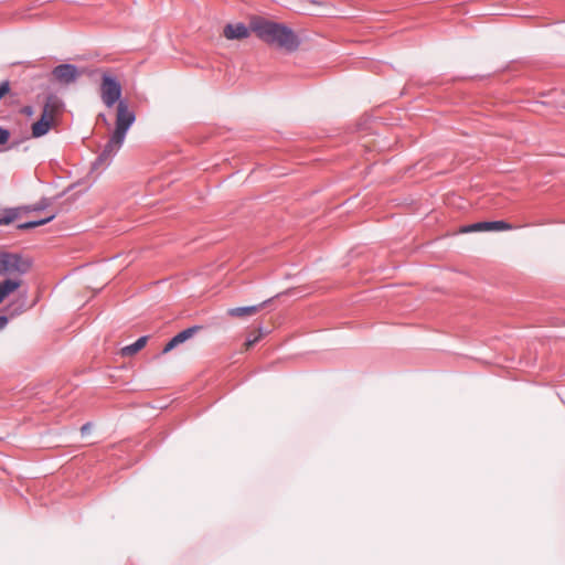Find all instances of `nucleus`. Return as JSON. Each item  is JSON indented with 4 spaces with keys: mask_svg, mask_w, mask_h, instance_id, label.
<instances>
[{
    "mask_svg": "<svg viewBox=\"0 0 565 565\" xmlns=\"http://www.w3.org/2000/svg\"><path fill=\"white\" fill-rule=\"evenodd\" d=\"M250 30L266 44L287 53L300 46L299 36L286 24L256 17L250 20Z\"/></svg>",
    "mask_w": 565,
    "mask_h": 565,
    "instance_id": "nucleus-2",
    "label": "nucleus"
},
{
    "mask_svg": "<svg viewBox=\"0 0 565 565\" xmlns=\"http://www.w3.org/2000/svg\"><path fill=\"white\" fill-rule=\"evenodd\" d=\"M54 216H55L54 214H51L50 216H47L43 220H40V221L23 223V224L19 225V228L29 230V228H34L40 225H44V224L49 223L50 221H52L54 218Z\"/></svg>",
    "mask_w": 565,
    "mask_h": 565,
    "instance_id": "nucleus-13",
    "label": "nucleus"
},
{
    "mask_svg": "<svg viewBox=\"0 0 565 565\" xmlns=\"http://www.w3.org/2000/svg\"><path fill=\"white\" fill-rule=\"evenodd\" d=\"M22 113L26 116H32L33 115V109L32 107L30 106H25L23 109H22Z\"/></svg>",
    "mask_w": 565,
    "mask_h": 565,
    "instance_id": "nucleus-19",
    "label": "nucleus"
},
{
    "mask_svg": "<svg viewBox=\"0 0 565 565\" xmlns=\"http://www.w3.org/2000/svg\"><path fill=\"white\" fill-rule=\"evenodd\" d=\"M32 267L30 258L17 253L0 252V276L21 278Z\"/></svg>",
    "mask_w": 565,
    "mask_h": 565,
    "instance_id": "nucleus-3",
    "label": "nucleus"
},
{
    "mask_svg": "<svg viewBox=\"0 0 565 565\" xmlns=\"http://www.w3.org/2000/svg\"><path fill=\"white\" fill-rule=\"evenodd\" d=\"M7 323H8L7 317H0V329L6 327Z\"/></svg>",
    "mask_w": 565,
    "mask_h": 565,
    "instance_id": "nucleus-20",
    "label": "nucleus"
},
{
    "mask_svg": "<svg viewBox=\"0 0 565 565\" xmlns=\"http://www.w3.org/2000/svg\"><path fill=\"white\" fill-rule=\"evenodd\" d=\"M23 284L21 278H7L0 281V305Z\"/></svg>",
    "mask_w": 565,
    "mask_h": 565,
    "instance_id": "nucleus-9",
    "label": "nucleus"
},
{
    "mask_svg": "<svg viewBox=\"0 0 565 565\" xmlns=\"http://www.w3.org/2000/svg\"><path fill=\"white\" fill-rule=\"evenodd\" d=\"M53 125L50 124L49 121H45L43 119H39L38 121H35L33 125H32V136L34 138H39V137H42L44 136L45 134L49 132L50 128L52 127Z\"/></svg>",
    "mask_w": 565,
    "mask_h": 565,
    "instance_id": "nucleus-11",
    "label": "nucleus"
},
{
    "mask_svg": "<svg viewBox=\"0 0 565 565\" xmlns=\"http://www.w3.org/2000/svg\"><path fill=\"white\" fill-rule=\"evenodd\" d=\"M250 26L247 28L244 23H228L223 29V35L227 40H244L250 34Z\"/></svg>",
    "mask_w": 565,
    "mask_h": 565,
    "instance_id": "nucleus-7",
    "label": "nucleus"
},
{
    "mask_svg": "<svg viewBox=\"0 0 565 565\" xmlns=\"http://www.w3.org/2000/svg\"><path fill=\"white\" fill-rule=\"evenodd\" d=\"M15 215L11 214L3 218H0V224H10L14 220Z\"/></svg>",
    "mask_w": 565,
    "mask_h": 565,
    "instance_id": "nucleus-18",
    "label": "nucleus"
},
{
    "mask_svg": "<svg viewBox=\"0 0 565 565\" xmlns=\"http://www.w3.org/2000/svg\"><path fill=\"white\" fill-rule=\"evenodd\" d=\"M264 331L262 328L257 329L253 337L252 338H248L245 343H244V349L245 350H249L252 349L263 337H264Z\"/></svg>",
    "mask_w": 565,
    "mask_h": 565,
    "instance_id": "nucleus-12",
    "label": "nucleus"
},
{
    "mask_svg": "<svg viewBox=\"0 0 565 565\" xmlns=\"http://www.w3.org/2000/svg\"><path fill=\"white\" fill-rule=\"evenodd\" d=\"M201 329H202L201 327L194 326V327L188 328V329L179 332V344L189 340L195 332H198Z\"/></svg>",
    "mask_w": 565,
    "mask_h": 565,
    "instance_id": "nucleus-14",
    "label": "nucleus"
},
{
    "mask_svg": "<svg viewBox=\"0 0 565 565\" xmlns=\"http://www.w3.org/2000/svg\"><path fill=\"white\" fill-rule=\"evenodd\" d=\"M52 74L57 82L70 84L75 82L81 73L73 64H61L54 67Z\"/></svg>",
    "mask_w": 565,
    "mask_h": 565,
    "instance_id": "nucleus-5",
    "label": "nucleus"
},
{
    "mask_svg": "<svg viewBox=\"0 0 565 565\" xmlns=\"http://www.w3.org/2000/svg\"><path fill=\"white\" fill-rule=\"evenodd\" d=\"M40 209H43V205L36 204L33 206V210H40Z\"/></svg>",
    "mask_w": 565,
    "mask_h": 565,
    "instance_id": "nucleus-22",
    "label": "nucleus"
},
{
    "mask_svg": "<svg viewBox=\"0 0 565 565\" xmlns=\"http://www.w3.org/2000/svg\"><path fill=\"white\" fill-rule=\"evenodd\" d=\"M10 132L9 130L0 127V145H4L9 141Z\"/></svg>",
    "mask_w": 565,
    "mask_h": 565,
    "instance_id": "nucleus-16",
    "label": "nucleus"
},
{
    "mask_svg": "<svg viewBox=\"0 0 565 565\" xmlns=\"http://www.w3.org/2000/svg\"><path fill=\"white\" fill-rule=\"evenodd\" d=\"M513 226L504 221H492V222H478L470 225L461 226L458 230L460 234H467L472 232H487V231H510Z\"/></svg>",
    "mask_w": 565,
    "mask_h": 565,
    "instance_id": "nucleus-4",
    "label": "nucleus"
},
{
    "mask_svg": "<svg viewBox=\"0 0 565 565\" xmlns=\"http://www.w3.org/2000/svg\"><path fill=\"white\" fill-rule=\"evenodd\" d=\"M10 92V84L9 82H2L0 84V99L4 97Z\"/></svg>",
    "mask_w": 565,
    "mask_h": 565,
    "instance_id": "nucleus-17",
    "label": "nucleus"
},
{
    "mask_svg": "<svg viewBox=\"0 0 565 565\" xmlns=\"http://www.w3.org/2000/svg\"><path fill=\"white\" fill-rule=\"evenodd\" d=\"M62 103L56 96H49L45 100L41 119L49 121L53 126L55 125L56 118L61 113Z\"/></svg>",
    "mask_w": 565,
    "mask_h": 565,
    "instance_id": "nucleus-6",
    "label": "nucleus"
},
{
    "mask_svg": "<svg viewBox=\"0 0 565 565\" xmlns=\"http://www.w3.org/2000/svg\"><path fill=\"white\" fill-rule=\"evenodd\" d=\"M120 83L115 76L110 75L109 73H104L100 83V98L108 108L113 107L116 103H118V105L116 111L115 129L99 156L100 161H106L118 152L124 143L128 129L136 120L134 111L129 109L126 102L120 100Z\"/></svg>",
    "mask_w": 565,
    "mask_h": 565,
    "instance_id": "nucleus-1",
    "label": "nucleus"
},
{
    "mask_svg": "<svg viewBox=\"0 0 565 565\" xmlns=\"http://www.w3.org/2000/svg\"><path fill=\"white\" fill-rule=\"evenodd\" d=\"M268 301H264L258 305L254 306H247V307H237V308H231L227 310V315L233 318H247L250 316H254L258 313L267 303Z\"/></svg>",
    "mask_w": 565,
    "mask_h": 565,
    "instance_id": "nucleus-8",
    "label": "nucleus"
},
{
    "mask_svg": "<svg viewBox=\"0 0 565 565\" xmlns=\"http://www.w3.org/2000/svg\"><path fill=\"white\" fill-rule=\"evenodd\" d=\"M88 431V424L84 425L82 427V433Z\"/></svg>",
    "mask_w": 565,
    "mask_h": 565,
    "instance_id": "nucleus-21",
    "label": "nucleus"
},
{
    "mask_svg": "<svg viewBox=\"0 0 565 565\" xmlns=\"http://www.w3.org/2000/svg\"><path fill=\"white\" fill-rule=\"evenodd\" d=\"M147 342H148V337H141L135 343L124 347L120 350V354L122 356H132L136 353H138L140 350H142L146 347Z\"/></svg>",
    "mask_w": 565,
    "mask_h": 565,
    "instance_id": "nucleus-10",
    "label": "nucleus"
},
{
    "mask_svg": "<svg viewBox=\"0 0 565 565\" xmlns=\"http://www.w3.org/2000/svg\"><path fill=\"white\" fill-rule=\"evenodd\" d=\"M174 348H177V335H174L173 338L170 339V341L163 348L162 353H168L171 350H173Z\"/></svg>",
    "mask_w": 565,
    "mask_h": 565,
    "instance_id": "nucleus-15",
    "label": "nucleus"
}]
</instances>
